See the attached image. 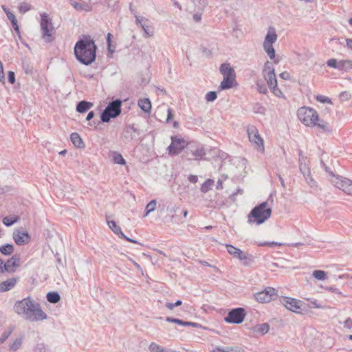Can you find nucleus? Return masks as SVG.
<instances>
[{
	"label": "nucleus",
	"instance_id": "nucleus-31",
	"mask_svg": "<svg viewBox=\"0 0 352 352\" xmlns=\"http://www.w3.org/2000/svg\"><path fill=\"white\" fill-rule=\"evenodd\" d=\"M14 248L13 245L10 243H6L0 247L1 253L6 256L12 254L14 252Z\"/></svg>",
	"mask_w": 352,
	"mask_h": 352
},
{
	"label": "nucleus",
	"instance_id": "nucleus-39",
	"mask_svg": "<svg viewBox=\"0 0 352 352\" xmlns=\"http://www.w3.org/2000/svg\"><path fill=\"white\" fill-rule=\"evenodd\" d=\"M270 73H275L274 67L273 66V64L271 62L267 61L264 65V67L263 69V74H270Z\"/></svg>",
	"mask_w": 352,
	"mask_h": 352
},
{
	"label": "nucleus",
	"instance_id": "nucleus-37",
	"mask_svg": "<svg viewBox=\"0 0 352 352\" xmlns=\"http://www.w3.org/2000/svg\"><path fill=\"white\" fill-rule=\"evenodd\" d=\"M256 85V89L260 94H266L267 93V88L265 82L263 80H257Z\"/></svg>",
	"mask_w": 352,
	"mask_h": 352
},
{
	"label": "nucleus",
	"instance_id": "nucleus-2",
	"mask_svg": "<svg viewBox=\"0 0 352 352\" xmlns=\"http://www.w3.org/2000/svg\"><path fill=\"white\" fill-rule=\"evenodd\" d=\"M97 46L89 36L79 39L74 46L76 58L85 65H91L96 60Z\"/></svg>",
	"mask_w": 352,
	"mask_h": 352
},
{
	"label": "nucleus",
	"instance_id": "nucleus-32",
	"mask_svg": "<svg viewBox=\"0 0 352 352\" xmlns=\"http://www.w3.org/2000/svg\"><path fill=\"white\" fill-rule=\"evenodd\" d=\"M270 326L267 323H262L257 324L254 327V331L262 335L267 333L269 331Z\"/></svg>",
	"mask_w": 352,
	"mask_h": 352
},
{
	"label": "nucleus",
	"instance_id": "nucleus-36",
	"mask_svg": "<svg viewBox=\"0 0 352 352\" xmlns=\"http://www.w3.org/2000/svg\"><path fill=\"white\" fill-rule=\"evenodd\" d=\"M113 162L117 164L124 165L126 164V161L122 155L118 152L113 153Z\"/></svg>",
	"mask_w": 352,
	"mask_h": 352
},
{
	"label": "nucleus",
	"instance_id": "nucleus-19",
	"mask_svg": "<svg viewBox=\"0 0 352 352\" xmlns=\"http://www.w3.org/2000/svg\"><path fill=\"white\" fill-rule=\"evenodd\" d=\"M19 277H12L8 278L6 280L0 283V293L6 292L13 289L18 281Z\"/></svg>",
	"mask_w": 352,
	"mask_h": 352
},
{
	"label": "nucleus",
	"instance_id": "nucleus-45",
	"mask_svg": "<svg viewBox=\"0 0 352 352\" xmlns=\"http://www.w3.org/2000/svg\"><path fill=\"white\" fill-rule=\"evenodd\" d=\"M338 63L339 61H338L336 58H331L329 59L326 63L328 67L338 69V67H339Z\"/></svg>",
	"mask_w": 352,
	"mask_h": 352
},
{
	"label": "nucleus",
	"instance_id": "nucleus-23",
	"mask_svg": "<svg viewBox=\"0 0 352 352\" xmlns=\"http://www.w3.org/2000/svg\"><path fill=\"white\" fill-rule=\"evenodd\" d=\"M70 139L76 147L83 148L85 146V144L78 133H72L70 135Z\"/></svg>",
	"mask_w": 352,
	"mask_h": 352
},
{
	"label": "nucleus",
	"instance_id": "nucleus-9",
	"mask_svg": "<svg viewBox=\"0 0 352 352\" xmlns=\"http://www.w3.org/2000/svg\"><path fill=\"white\" fill-rule=\"evenodd\" d=\"M170 139L171 143L167 148L170 155H177L184 148L186 149L188 143H186L184 138L175 135L171 136Z\"/></svg>",
	"mask_w": 352,
	"mask_h": 352
},
{
	"label": "nucleus",
	"instance_id": "nucleus-62",
	"mask_svg": "<svg viewBox=\"0 0 352 352\" xmlns=\"http://www.w3.org/2000/svg\"><path fill=\"white\" fill-rule=\"evenodd\" d=\"M165 306L170 310H173L175 307V304L172 302H166Z\"/></svg>",
	"mask_w": 352,
	"mask_h": 352
},
{
	"label": "nucleus",
	"instance_id": "nucleus-13",
	"mask_svg": "<svg viewBox=\"0 0 352 352\" xmlns=\"http://www.w3.org/2000/svg\"><path fill=\"white\" fill-rule=\"evenodd\" d=\"M226 248L227 252L234 258H238L240 261H243L244 265H248L251 262H252V259L250 258V256H249V254L243 252L240 249L228 244L226 245Z\"/></svg>",
	"mask_w": 352,
	"mask_h": 352
},
{
	"label": "nucleus",
	"instance_id": "nucleus-26",
	"mask_svg": "<svg viewBox=\"0 0 352 352\" xmlns=\"http://www.w3.org/2000/svg\"><path fill=\"white\" fill-rule=\"evenodd\" d=\"M138 106L144 112H149L151 109V103L149 99L143 98L138 100Z\"/></svg>",
	"mask_w": 352,
	"mask_h": 352
},
{
	"label": "nucleus",
	"instance_id": "nucleus-30",
	"mask_svg": "<svg viewBox=\"0 0 352 352\" xmlns=\"http://www.w3.org/2000/svg\"><path fill=\"white\" fill-rule=\"evenodd\" d=\"M47 300L50 303H57L60 300V296L56 292H51L47 294Z\"/></svg>",
	"mask_w": 352,
	"mask_h": 352
},
{
	"label": "nucleus",
	"instance_id": "nucleus-48",
	"mask_svg": "<svg viewBox=\"0 0 352 352\" xmlns=\"http://www.w3.org/2000/svg\"><path fill=\"white\" fill-rule=\"evenodd\" d=\"M271 91L276 96L281 97L283 96V93L280 89L277 87V85L272 86L270 87Z\"/></svg>",
	"mask_w": 352,
	"mask_h": 352
},
{
	"label": "nucleus",
	"instance_id": "nucleus-27",
	"mask_svg": "<svg viewBox=\"0 0 352 352\" xmlns=\"http://www.w3.org/2000/svg\"><path fill=\"white\" fill-rule=\"evenodd\" d=\"M14 330V326H9L3 331V332L1 333L0 336L1 344H3L7 340V339L11 336Z\"/></svg>",
	"mask_w": 352,
	"mask_h": 352
},
{
	"label": "nucleus",
	"instance_id": "nucleus-47",
	"mask_svg": "<svg viewBox=\"0 0 352 352\" xmlns=\"http://www.w3.org/2000/svg\"><path fill=\"white\" fill-rule=\"evenodd\" d=\"M166 320L169 322L176 323L182 326H185V324H187L186 321H183L178 318H173L171 317H166Z\"/></svg>",
	"mask_w": 352,
	"mask_h": 352
},
{
	"label": "nucleus",
	"instance_id": "nucleus-29",
	"mask_svg": "<svg viewBox=\"0 0 352 352\" xmlns=\"http://www.w3.org/2000/svg\"><path fill=\"white\" fill-rule=\"evenodd\" d=\"M338 70H349L352 69V61L351 60H340L338 63Z\"/></svg>",
	"mask_w": 352,
	"mask_h": 352
},
{
	"label": "nucleus",
	"instance_id": "nucleus-8",
	"mask_svg": "<svg viewBox=\"0 0 352 352\" xmlns=\"http://www.w3.org/2000/svg\"><path fill=\"white\" fill-rule=\"evenodd\" d=\"M206 155L204 145L197 142H190L188 144L185 151V155L189 160H200Z\"/></svg>",
	"mask_w": 352,
	"mask_h": 352
},
{
	"label": "nucleus",
	"instance_id": "nucleus-57",
	"mask_svg": "<svg viewBox=\"0 0 352 352\" xmlns=\"http://www.w3.org/2000/svg\"><path fill=\"white\" fill-rule=\"evenodd\" d=\"M280 78L284 80H289L290 78V74L287 72H283L280 74Z\"/></svg>",
	"mask_w": 352,
	"mask_h": 352
},
{
	"label": "nucleus",
	"instance_id": "nucleus-1",
	"mask_svg": "<svg viewBox=\"0 0 352 352\" xmlns=\"http://www.w3.org/2000/svg\"><path fill=\"white\" fill-rule=\"evenodd\" d=\"M14 310L18 315L31 322L41 321L47 318L40 304L30 297L16 301Z\"/></svg>",
	"mask_w": 352,
	"mask_h": 352
},
{
	"label": "nucleus",
	"instance_id": "nucleus-38",
	"mask_svg": "<svg viewBox=\"0 0 352 352\" xmlns=\"http://www.w3.org/2000/svg\"><path fill=\"white\" fill-rule=\"evenodd\" d=\"M299 168L304 177L310 176L311 171L309 168L307 166L306 162L299 164Z\"/></svg>",
	"mask_w": 352,
	"mask_h": 352
},
{
	"label": "nucleus",
	"instance_id": "nucleus-42",
	"mask_svg": "<svg viewBox=\"0 0 352 352\" xmlns=\"http://www.w3.org/2000/svg\"><path fill=\"white\" fill-rule=\"evenodd\" d=\"M33 352H50L43 343H38L34 346Z\"/></svg>",
	"mask_w": 352,
	"mask_h": 352
},
{
	"label": "nucleus",
	"instance_id": "nucleus-59",
	"mask_svg": "<svg viewBox=\"0 0 352 352\" xmlns=\"http://www.w3.org/2000/svg\"><path fill=\"white\" fill-rule=\"evenodd\" d=\"M173 111L170 108H168L167 109V118H166V122H170V120L173 118Z\"/></svg>",
	"mask_w": 352,
	"mask_h": 352
},
{
	"label": "nucleus",
	"instance_id": "nucleus-16",
	"mask_svg": "<svg viewBox=\"0 0 352 352\" xmlns=\"http://www.w3.org/2000/svg\"><path fill=\"white\" fill-rule=\"evenodd\" d=\"M276 295V289L273 287H267L264 290L256 293L254 298L257 302L265 303L270 302L272 300V297Z\"/></svg>",
	"mask_w": 352,
	"mask_h": 352
},
{
	"label": "nucleus",
	"instance_id": "nucleus-40",
	"mask_svg": "<svg viewBox=\"0 0 352 352\" xmlns=\"http://www.w3.org/2000/svg\"><path fill=\"white\" fill-rule=\"evenodd\" d=\"M313 276L320 280H324L327 278L326 273L322 270L314 271Z\"/></svg>",
	"mask_w": 352,
	"mask_h": 352
},
{
	"label": "nucleus",
	"instance_id": "nucleus-41",
	"mask_svg": "<svg viewBox=\"0 0 352 352\" xmlns=\"http://www.w3.org/2000/svg\"><path fill=\"white\" fill-rule=\"evenodd\" d=\"M163 349V346L159 345L155 342H151L148 346V350L150 352H161V350Z\"/></svg>",
	"mask_w": 352,
	"mask_h": 352
},
{
	"label": "nucleus",
	"instance_id": "nucleus-54",
	"mask_svg": "<svg viewBox=\"0 0 352 352\" xmlns=\"http://www.w3.org/2000/svg\"><path fill=\"white\" fill-rule=\"evenodd\" d=\"M5 76L3 72V67L1 60H0V82H4Z\"/></svg>",
	"mask_w": 352,
	"mask_h": 352
},
{
	"label": "nucleus",
	"instance_id": "nucleus-3",
	"mask_svg": "<svg viewBox=\"0 0 352 352\" xmlns=\"http://www.w3.org/2000/svg\"><path fill=\"white\" fill-rule=\"evenodd\" d=\"M298 119L307 126H318L323 131H330L331 129L328 122L320 120L317 111L308 107H300L297 111Z\"/></svg>",
	"mask_w": 352,
	"mask_h": 352
},
{
	"label": "nucleus",
	"instance_id": "nucleus-58",
	"mask_svg": "<svg viewBox=\"0 0 352 352\" xmlns=\"http://www.w3.org/2000/svg\"><path fill=\"white\" fill-rule=\"evenodd\" d=\"M179 206L175 205L172 208L169 209V214L171 215L172 217H174V214L177 212V210H179Z\"/></svg>",
	"mask_w": 352,
	"mask_h": 352
},
{
	"label": "nucleus",
	"instance_id": "nucleus-64",
	"mask_svg": "<svg viewBox=\"0 0 352 352\" xmlns=\"http://www.w3.org/2000/svg\"><path fill=\"white\" fill-rule=\"evenodd\" d=\"M346 46L352 50V38H346Z\"/></svg>",
	"mask_w": 352,
	"mask_h": 352
},
{
	"label": "nucleus",
	"instance_id": "nucleus-10",
	"mask_svg": "<svg viewBox=\"0 0 352 352\" xmlns=\"http://www.w3.org/2000/svg\"><path fill=\"white\" fill-rule=\"evenodd\" d=\"M247 133L250 142L256 147L258 151L263 152L265 149L263 140L261 137L258 129L253 125L249 126Z\"/></svg>",
	"mask_w": 352,
	"mask_h": 352
},
{
	"label": "nucleus",
	"instance_id": "nucleus-43",
	"mask_svg": "<svg viewBox=\"0 0 352 352\" xmlns=\"http://www.w3.org/2000/svg\"><path fill=\"white\" fill-rule=\"evenodd\" d=\"M217 92L213 91L208 92L205 97L207 102H213L217 99Z\"/></svg>",
	"mask_w": 352,
	"mask_h": 352
},
{
	"label": "nucleus",
	"instance_id": "nucleus-11",
	"mask_svg": "<svg viewBox=\"0 0 352 352\" xmlns=\"http://www.w3.org/2000/svg\"><path fill=\"white\" fill-rule=\"evenodd\" d=\"M331 183L345 193L352 195V181L349 179L333 175Z\"/></svg>",
	"mask_w": 352,
	"mask_h": 352
},
{
	"label": "nucleus",
	"instance_id": "nucleus-24",
	"mask_svg": "<svg viewBox=\"0 0 352 352\" xmlns=\"http://www.w3.org/2000/svg\"><path fill=\"white\" fill-rule=\"evenodd\" d=\"M23 341V338L22 336L16 338L9 344V350L12 352L18 351L22 346Z\"/></svg>",
	"mask_w": 352,
	"mask_h": 352
},
{
	"label": "nucleus",
	"instance_id": "nucleus-52",
	"mask_svg": "<svg viewBox=\"0 0 352 352\" xmlns=\"http://www.w3.org/2000/svg\"><path fill=\"white\" fill-rule=\"evenodd\" d=\"M344 327L349 329L352 328V319L351 318H347L345 320V321L344 322Z\"/></svg>",
	"mask_w": 352,
	"mask_h": 352
},
{
	"label": "nucleus",
	"instance_id": "nucleus-28",
	"mask_svg": "<svg viewBox=\"0 0 352 352\" xmlns=\"http://www.w3.org/2000/svg\"><path fill=\"white\" fill-rule=\"evenodd\" d=\"M92 103L85 100L80 101L76 106V111L79 113H85L92 106Z\"/></svg>",
	"mask_w": 352,
	"mask_h": 352
},
{
	"label": "nucleus",
	"instance_id": "nucleus-15",
	"mask_svg": "<svg viewBox=\"0 0 352 352\" xmlns=\"http://www.w3.org/2000/svg\"><path fill=\"white\" fill-rule=\"evenodd\" d=\"M245 316V312L243 308H235L229 311L225 320L228 323L240 324L243 321Z\"/></svg>",
	"mask_w": 352,
	"mask_h": 352
},
{
	"label": "nucleus",
	"instance_id": "nucleus-14",
	"mask_svg": "<svg viewBox=\"0 0 352 352\" xmlns=\"http://www.w3.org/2000/svg\"><path fill=\"white\" fill-rule=\"evenodd\" d=\"M135 17L136 24L140 25L144 31V37H152L154 35V28L151 22L148 19L135 14Z\"/></svg>",
	"mask_w": 352,
	"mask_h": 352
},
{
	"label": "nucleus",
	"instance_id": "nucleus-25",
	"mask_svg": "<svg viewBox=\"0 0 352 352\" xmlns=\"http://www.w3.org/2000/svg\"><path fill=\"white\" fill-rule=\"evenodd\" d=\"M265 81L267 83L269 88L272 86L277 85V80L275 73L264 74H263Z\"/></svg>",
	"mask_w": 352,
	"mask_h": 352
},
{
	"label": "nucleus",
	"instance_id": "nucleus-7",
	"mask_svg": "<svg viewBox=\"0 0 352 352\" xmlns=\"http://www.w3.org/2000/svg\"><path fill=\"white\" fill-rule=\"evenodd\" d=\"M122 101L120 99L115 100L107 106L101 113V120L103 122H109L111 118H115L121 113Z\"/></svg>",
	"mask_w": 352,
	"mask_h": 352
},
{
	"label": "nucleus",
	"instance_id": "nucleus-20",
	"mask_svg": "<svg viewBox=\"0 0 352 352\" xmlns=\"http://www.w3.org/2000/svg\"><path fill=\"white\" fill-rule=\"evenodd\" d=\"M19 258L16 255L12 256L5 263V271L14 272L15 268L19 265Z\"/></svg>",
	"mask_w": 352,
	"mask_h": 352
},
{
	"label": "nucleus",
	"instance_id": "nucleus-18",
	"mask_svg": "<svg viewBox=\"0 0 352 352\" xmlns=\"http://www.w3.org/2000/svg\"><path fill=\"white\" fill-rule=\"evenodd\" d=\"M13 239L17 245H22L30 241V236L27 231L16 230L13 232Z\"/></svg>",
	"mask_w": 352,
	"mask_h": 352
},
{
	"label": "nucleus",
	"instance_id": "nucleus-55",
	"mask_svg": "<svg viewBox=\"0 0 352 352\" xmlns=\"http://www.w3.org/2000/svg\"><path fill=\"white\" fill-rule=\"evenodd\" d=\"M188 179L190 183L196 184L198 181V177L197 175H190L188 177Z\"/></svg>",
	"mask_w": 352,
	"mask_h": 352
},
{
	"label": "nucleus",
	"instance_id": "nucleus-56",
	"mask_svg": "<svg viewBox=\"0 0 352 352\" xmlns=\"http://www.w3.org/2000/svg\"><path fill=\"white\" fill-rule=\"evenodd\" d=\"M298 155H299V164H302L306 162V157L302 155V151L300 149H298Z\"/></svg>",
	"mask_w": 352,
	"mask_h": 352
},
{
	"label": "nucleus",
	"instance_id": "nucleus-33",
	"mask_svg": "<svg viewBox=\"0 0 352 352\" xmlns=\"http://www.w3.org/2000/svg\"><path fill=\"white\" fill-rule=\"evenodd\" d=\"M6 14L7 17L10 21L12 25L13 26L14 30L17 32H19V28L17 23V20L16 19L15 15L12 12H8Z\"/></svg>",
	"mask_w": 352,
	"mask_h": 352
},
{
	"label": "nucleus",
	"instance_id": "nucleus-34",
	"mask_svg": "<svg viewBox=\"0 0 352 352\" xmlns=\"http://www.w3.org/2000/svg\"><path fill=\"white\" fill-rule=\"evenodd\" d=\"M157 201L155 199L151 200L149 203L147 204L145 208V214L144 217L148 215L151 212H153L156 208Z\"/></svg>",
	"mask_w": 352,
	"mask_h": 352
},
{
	"label": "nucleus",
	"instance_id": "nucleus-60",
	"mask_svg": "<svg viewBox=\"0 0 352 352\" xmlns=\"http://www.w3.org/2000/svg\"><path fill=\"white\" fill-rule=\"evenodd\" d=\"M192 19L195 22L198 23L199 21H201V14H199V13H196V14H193Z\"/></svg>",
	"mask_w": 352,
	"mask_h": 352
},
{
	"label": "nucleus",
	"instance_id": "nucleus-21",
	"mask_svg": "<svg viewBox=\"0 0 352 352\" xmlns=\"http://www.w3.org/2000/svg\"><path fill=\"white\" fill-rule=\"evenodd\" d=\"M219 70L223 78H236L234 69L229 63L221 64Z\"/></svg>",
	"mask_w": 352,
	"mask_h": 352
},
{
	"label": "nucleus",
	"instance_id": "nucleus-61",
	"mask_svg": "<svg viewBox=\"0 0 352 352\" xmlns=\"http://www.w3.org/2000/svg\"><path fill=\"white\" fill-rule=\"evenodd\" d=\"M227 352H245L244 350L239 347L230 348Z\"/></svg>",
	"mask_w": 352,
	"mask_h": 352
},
{
	"label": "nucleus",
	"instance_id": "nucleus-4",
	"mask_svg": "<svg viewBox=\"0 0 352 352\" xmlns=\"http://www.w3.org/2000/svg\"><path fill=\"white\" fill-rule=\"evenodd\" d=\"M272 209L268 206L267 202L264 201L255 206L248 214L249 223L262 224L271 216Z\"/></svg>",
	"mask_w": 352,
	"mask_h": 352
},
{
	"label": "nucleus",
	"instance_id": "nucleus-12",
	"mask_svg": "<svg viewBox=\"0 0 352 352\" xmlns=\"http://www.w3.org/2000/svg\"><path fill=\"white\" fill-rule=\"evenodd\" d=\"M280 302L286 309L296 314L301 313L304 305L302 301L291 297H283Z\"/></svg>",
	"mask_w": 352,
	"mask_h": 352
},
{
	"label": "nucleus",
	"instance_id": "nucleus-49",
	"mask_svg": "<svg viewBox=\"0 0 352 352\" xmlns=\"http://www.w3.org/2000/svg\"><path fill=\"white\" fill-rule=\"evenodd\" d=\"M15 222H16L15 219H12L11 218L8 217H4L3 219V223L6 226H10L13 225Z\"/></svg>",
	"mask_w": 352,
	"mask_h": 352
},
{
	"label": "nucleus",
	"instance_id": "nucleus-46",
	"mask_svg": "<svg viewBox=\"0 0 352 352\" xmlns=\"http://www.w3.org/2000/svg\"><path fill=\"white\" fill-rule=\"evenodd\" d=\"M316 99L317 101L320 102L322 103H328V104L332 103L331 100L329 98L322 96V95H318L316 97Z\"/></svg>",
	"mask_w": 352,
	"mask_h": 352
},
{
	"label": "nucleus",
	"instance_id": "nucleus-44",
	"mask_svg": "<svg viewBox=\"0 0 352 352\" xmlns=\"http://www.w3.org/2000/svg\"><path fill=\"white\" fill-rule=\"evenodd\" d=\"M31 9V6L25 2H23L19 7V10L21 13H25Z\"/></svg>",
	"mask_w": 352,
	"mask_h": 352
},
{
	"label": "nucleus",
	"instance_id": "nucleus-22",
	"mask_svg": "<svg viewBox=\"0 0 352 352\" xmlns=\"http://www.w3.org/2000/svg\"><path fill=\"white\" fill-rule=\"evenodd\" d=\"M234 84H236L235 78H223L219 87V90L221 91L230 89L234 87Z\"/></svg>",
	"mask_w": 352,
	"mask_h": 352
},
{
	"label": "nucleus",
	"instance_id": "nucleus-63",
	"mask_svg": "<svg viewBox=\"0 0 352 352\" xmlns=\"http://www.w3.org/2000/svg\"><path fill=\"white\" fill-rule=\"evenodd\" d=\"M94 117V111H89L87 116L86 120L89 121Z\"/></svg>",
	"mask_w": 352,
	"mask_h": 352
},
{
	"label": "nucleus",
	"instance_id": "nucleus-53",
	"mask_svg": "<svg viewBox=\"0 0 352 352\" xmlns=\"http://www.w3.org/2000/svg\"><path fill=\"white\" fill-rule=\"evenodd\" d=\"M307 183L311 187H313L314 186H315V181L314 179H313V177H311V175H310L309 177H307L306 176V177H305Z\"/></svg>",
	"mask_w": 352,
	"mask_h": 352
},
{
	"label": "nucleus",
	"instance_id": "nucleus-35",
	"mask_svg": "<svg viewBox=\"0 0 352 352\" xmlns=\"http://www.w3.org/2000/svg\"><path fill=\"white\" fill-rule=\"evenodd\" d=\"M213 184L214 181L212 179H208L201 185L200 190L202 192L206 193L211 189Z\"/></svg>",
	"mask_w": 352,
	"mask_h": 352
},
{
	"label": "nucleus",
	"instance_id": "nucleus-6",
	"mask_svg": "<svg viewBox=\"0 0 352 352\" xmlns=\"http://www.w3.org/2000/svg\"><path fill=\"white\" fill-rule=\"evenodd\" d=\"M277 37L275 28L271 26L267 30V32L263 42V49L265 52L271 60H274V63L276 64L278 63V60H275L276 54L273 44L276 41Z\"/></svg>",
	"mask_w": 352,
	"mask_h": 352
},
{
	"label": "nucleus",
	"instance_id": "nucleus-50",
	"mask_svg": "<svg viewBox=\"0 0 352 352\" xmlns=\"http://www.w3.org/2000/svg\"><path fill=\"white\" fill-rule=\"evenodd\" d=\"M340 98L342 100H347L351 98V95L347 91H342L340 94Z\"/></svg>",
	"mask_w": 352,
	"mask_h": 352
},
{
	"label": "nucleus",
	"instance_id": "nucleus-5",
	"mask_svg": "<svg viewBox=\"0 0 352 352\" xmlns=\"http://www.w3.org/2000/svg\"><path fill=\"white\" fill-rule=\"evenodd\" d=\"M41 37L46 43H50L53 41V34L54 33V28L52 20L46 12L41 14Z\"/></svg>",
	"mask_w": 352,
	"mask_h": 352
},
{
	"label": "nucleus",
	"instance_id": "nucleus-51",
	"mask_svg": "<svg viewBox=\"0 0 352 352\" xmlns=\"http://www.w3.org/2000/svg\"><path fill=\"white\" fill-rule=\"evenodd\" d=\"M8 81L10 82V83L14 84L15 82V74L13 72H12V71L8 72Z\"/></svg>",
	"mask_w": 352,
	"mask_h": 352
},
{
	"label": "nucleus",
	"instance_id": "nucleus-17",
	"mask_svg": "<svg viewBox=\"0 0 352 352\" xmlns=\"http://www.w3.org/2000/svg\"><path fill=\"white\" fill-rule=\"evenodd\" d=\"M107 224L109 227V228L116 234H117L120 238L123 239L127 241L131 242L133 243H137L140 244V243L134 239H132L128 236H126L122 231L121 228L116 224V222L115 221H110L108 219H107Z\"/></svg>",
	"mask_w": 352,
	"mask_h": 352
}]
</instances>
